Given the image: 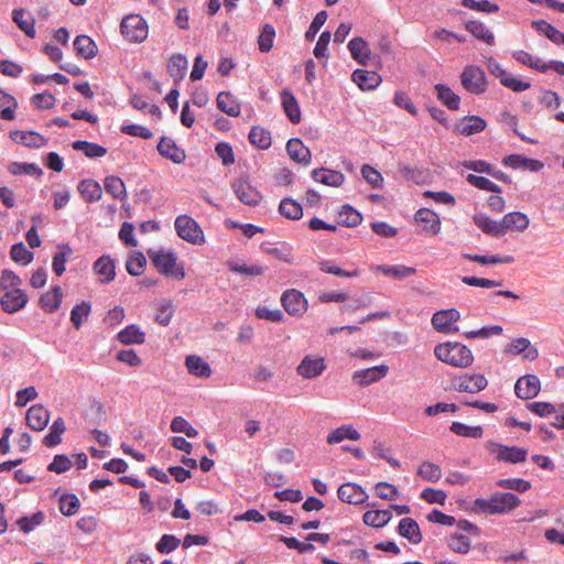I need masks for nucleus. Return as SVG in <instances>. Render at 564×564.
<instances>
[{
    "mask_svg": "<svg viewBox=\"0 0 564 564\" xmlns=\"http://www.w3.org/2000/svg\"><path fill=\"white\" fill-rule=\"evenodd\" d=\"M520 502V498L510 491L495 492L489 498L475 499L473 511L485 514H503L518 508Z\"/></svg>",
    "mask_w": 564,
    "mask_h": 564,
    "instance_id": "f257e3e1",
    "label": "nucleus"
},
{
    "mask_svg": "<svg viewBox=\"0 0 564 564\" xmlns=\"http://www.w3.org/2000/svg\"><path fill=\"white\" fill-rule=\"evenodd\" d=\"M435 357L449 366L467 368L474 362L471 350L458 341H446L435 346Z\"/></svg>",
    "mask_w": 564,
    "mask_h": 564,
    "instance_id": "f03ea898",
    "label": "nucleus"
},
{
    "mask_svg": "<svg viewBox=\"0 0 564 564\" xmlns=\"http://www.w3.org/2000/svg\"><path fill=\"white\" fill-rule=\"evenodd\" d=\"M148 256L158 272L165 276L183 280L186 275L183 263L177 262V257L172 250H148Z\"/></svg>",
    "mask_w": 564,
    "mask_h": 564,
    "instance_id": "7ed1b4c3",
    "label": "nucleus"
},
{
    "mask_svg": "<svg viewBox=\"0 0 564 564\" xmlns=\"http://www.w3.org/2000/svg\"><path fill=\"white\" fill-rule=\"evenodd\" d=\"M175 230L180 238L192 243L200 246L205 242L204 232L198 223L188 215H178L174 221Z\"/></svg>",
    "mask_w": 564,
    "mask_h": 564,
    "instance_id": "20e7f679",
    "label": "nucleus"
},
{
    "mask_svg": "<svg viewBox=\"0 0 564 564\" xmlns=\"http://www.w3.org/2000/svg\"><path fill=\"white\" fill-rule=\"evenodd\" d=\"M122 36L131 43L143 42L149 32L147 21L140 14L126 15L120 23Z\"/></svg>",
    "mask_w": 564,
    "mask_h": 564,
    "instance_id": "39448f33",
    "label": "nucleus"
},
{
    "mask_svg": "<svg viewBox=\"0 0 564 564\" xmlns=\"http://www.w3.org/2000/svg\"><path fill=\"white\" fill-rule=\"evenodd\" d=\"M463 87L470 94L480 95L487 90V78L481 67L467 65L460 74Z\"/></svg>",
    "mask_w": 564,
    "mask_h": 564,
    "instance_id": "423d86ee",
    "label": "nucleus"
},
{
    "mask_svg": "<svg viewBox=\"0 0 564 564\" xmlns=\"http://www.w3.org/2000/svg\"><path fill=\"white\" fill-rule=\"evenodd\" d=\"M487 448L490 453L496 454L499 462L509 464H519L527 460L528 449L519 446H508L494 441L487 442Z\"/></svg>",
    "mask_w": 564,
    "mask_h": 564,
    "instance_id": "0eeeda50",
    "label": "nucleus"
},
{
    "mask_svg": "<svg viewBox=\"0 0 564 564\" xmlns=\"http://www.w3.org/2000/svg\"><path fill=\"white\" fill-rule=\"evenodd\" d=\"M460 318V313L456 308H447L437 311L432 316V325L438 333L453 334L458 332V327L454 325Z\"/></svg>",
    "mask_w": 564,
    "mask_h": 564,
    "instance_id": "6e6552de",
    "label": "nucleus"
},
{
    "mask_svg": "<svg viewBox=\"0 0 564 564\" xmlns=\"http://www.w3.org/2000/svg\"><path fill=\"white\" fill-rule=\"evenodd\" d=\"M231 187L237 198L248 206L256 207L262 199L261 193L246 178L235 180Z\"/></svg>",
    "mask_w": 564,
    "mask_h": 564,
    "instance_id": "1a4fd4ad",
    "label": "nucleus"
},
{
    "mask_svg": "<svg viewBox=\"0 0 564 564\" xmlns=\"http://www.w3.org/2000/svg\"><path fill=\"white\" fill-rule=\"evenodd\" d=\"M281 303L285 312L293 316H302L307 311V300L302 292L294 289L282 293Z\"/></svg>",
    "mask_w": 564,
    "mask_h": 564,
    "instance_id": "9d476101",
    "label": "nucleus"
},
{
    "mask_svg": "<svg viewBox=\"0 0 564 564\" xmlns=\"http://www.w3.org/2000/svg\"><path fill=\"white\" fill-rule=\"evenodd\" d=\"M389 372V367L384 364L370 368L357 370L352 373L351 380L355 384L366 387L384 378Z\"/></svg>",
    "mask_w": 564,
    "mask_h": 564,
    "instance_id": "9b49d317",
    "label": "nucleus"
},
{
    "mask_svg": "<svg viewBox=\"0 0 564 564\" xmlns=\"http://www.w3.org/2000/svg\"><path fill=\"white\" fill-rule=\"evenodd\" d=\"M338 499L349 505H362L368 499L366 490L356 482L343 484L337 490Z\"/></svg>",
    "mask_w": 564,
    "mask_h": 564,
    "instance_id": "f8f14e48",
    "label": "nucleus"
},
{
    "mask_svg": "<svg viewBox=\"0 0 564 564\" xmlns=\"http://www.w3.org/2000/svg\"><path fill=\"white\" fill-rule=\"evenodd\" d=\"M326 369L325 359L323 357H314L306 355L296 368L297 375L305 379H314L323 373Z\"/></svg>",
    "mask_w": 564,
    "mask_h": 564,
    "instance_id": "ddd939ff",
    "label": "nucleus"
},
{
    "mask_svg": "<svg viewBox=\"0 0 564 564\" xmlns=\"http://www.w3.org/2000/svg\"><path fill=\"white\" fill-rule=\"evenodd\" d=\"M28 303V295L21 289L7 291L0 299V305L6 313L14 314Z\"/></svg>",
    "mask_w": 564,
    "mask_h": 564,
    "instance_id": "4468645a",
    "label": "nucleus"
},
{
    "mask_svg": "<svg viewBox=\"0 0 564 564\" xmlns=\"http://www.w3.org/2000/svg\"><path fill=\"white\" fill-rule=\"evenodd\" d=\"M505 166L513 170H523L530 172H539L544 167V163L536 159L527 158L521 154H509L502 159Z\"/></svg>",
    "mask_w": 564,
    "mask_h": 564,
    "instance_id": "2eb2a0df",
    "label": "nucleus"
},
{
    "mask_svg": "<svg viewBox=\"0 0 564 564\" xmlns=\"http://www.w3.org/2000/svg\"><path fill=\"white\" fill-rule=\"evenodd\" d=\"M514 392L522 400L536 397L540 392V379L535 375L520 377L514 384Z\"/></svg>",
    "mask_w": 564,
    "mask_h": 564,
    "instance_id": "dca6fc26",
    "label": "nucleus"
},
{
    "mask_svg": "<svg viewBox=\"0 0 564 564\" xmlns=\"http://www.w3.org/2000/svg\"><path fill=\"white\" fill-rule=\"evenodd\" d=\"M156 150L160 155L171 160L175 164H181L186 159L185 150L180 148L176 142L169 137H161Z\"/></svg>",
    "mask_w": 564,
    "mask_h": 564,
    "instance_id": "f3484780",
    "label": "nucleus"
},
{
    "mask_svg": "<svg viewBox=\"0 0 564 564\" xmlns=\"http://www.w3.org/2000/svg\"><path fill=\"white\" fill-rule=\"evenodd\" d=\"M487 384L486 377L480 373L464 376L454 380V387L459 392L477 393L484 390Z\"/></svg>",
    "mask_w": 564,
    "mask_h": 564,
    "instance_id": "a211bd4d",
    "label": "nucleus"
},
{
    "mask_svg": "<svg viewBox=\"0 0 564 564\" xmlns=\"http://www.w3.org/2000/svg\"><path fill=\"white\" fill-rule=\"evenodd\" d=\"M93 271L99 276L102 284H108L115 280L116 263L109 254H102L93 264Z\"/></svg>",
    "mask_w": 564,
    "mask_h": 564,
    "instance_id": "6ab92c4d",
    "label": "nucleus"
},
{
    "mask_svg": "<svg viewBox=\"0 0 564 564\" xmlns=\"http://www.w3.org/2000/svg\"><path fill=\"white\" fill-rule=\"evenodd\" d=\"M281 106L286 118L294 124L301 122V109L294 94L289 89L284 88L280 93Z\"/></svg>",
    "mask_w": 564,
    "mask_h": 564,
    "instance_id": "aec40b11",
    "label": "nucleus"
},
{
    "mask_svg": "<svg viewBox=\"0 0 564 564\" xmlns=\"http://www.w3.org/2000/svg\"><path fill=\"white\" fill-rule=\"evenodd\" d=\"M351 80L364 91L376 89L381 83V76L376 70L357 68L351 74Z\"/></svg>",
    "mask_w": 564,
    "mask_h": 564,
    "instance_id": "412c9836",
    "label": "nucleus"
},
{
    "mask_svg": "<svg viewBox=\"0 0 564 564\" xmlns=\"http://www.w3.org/2000/svg\"><path fill=\"white\" fill-rule=\"evenodd\" d=\"M50 422V412L42 404L32 405L26 412V424L34 431H43Z\"/></svg>",
    "mask_w": 564,
    "mask_h": 564,
    "instance_id": "4be33fe9",
    "label": "nucleus"
},
{
    "mask_svg": "<svg viewBox=\"0 0 564 564\" xmlns=\"http://www.w3.org/2000/svg\"><path fill=\"white\" fill-rule=\"evenodd\" d=\"M10 139L26 148L39 149L47 144V139L35 131L13 130L10 132Z\"/></svg>",
    "mask_w": 564,
    "mask_h": 564,
    "instance_id": "5701e85b",
    "label": "nucleus"
},
{
    "mask_svg": "<svg viewBox=\"0 0 564 564\" xmlns=\"http://www.w3.org/2000/svg\"><path fill=\"white\" fill-rule=\"evenodd\" d=\"M348 50L351 57L358 64L367 66L371 57V50L368 42L360 36L354 37L348 42Z\"/></svg>",
    "mask_w": 564,
    "mask_h": 564,
    "instance_id": "b1692460",
    "label": "nucleus"
},
{
    "mask_svg": "<svg viewBox=\"0 0 564 564\" xmlns=\"http://www.w3.org/2000/svg\"><path fill=\"white\" fill-rule=\"evenodd\" d=\"M311 176L315 182L333 187H339L345 181L341 172L326 167L314 169Z\"/></svg>",
    "mask_w": 564,
    "mask_h": 564,
    "instance_id": "393cba45",
    "label": "nucleus"
},
{
    "mask_svg": "<svg viewBox=\"0 0 564 564\" xmlns=\"http://www.w3.org/2000/svg\"><path fill=\"white\" fill-rule=\"evenodd\" d=\"M487 127V122L479 116H465L459 123L455 127V131L469 137L484 131Z\"/></svg>",
    "mask_w": 564,
    "mask_h": 564,
    "instance_id": "a878e982",
    "label": "nucleus"
},
{
    "mask_svg": "<svg viewBox=\"0 0 564 564\" xmlns=\"http://www.w3.org/2000/svg\"><path fill=\"white\" fill-rule=\"evenodd\" d=\"M12 20L28 37H35V19L30 12L22 8L14 9L12 11Z\"/></svg>",
    "mask_w": 564,
    "mask_h": 564,
    "instance_id": "bb28decb",
    "label": "nucleus"
},
{
    "mask_svg": "<svg viewBox=\"0 0 564 564\" xmlns=\"http://www.w3.org/2000/svg\"><path fill=\"white\" fill-rule=\"evenodd\" d=\"M286 152L289 156L297 163L304 165H308L311 163V151L299 138H292L288 141Z\"/></svg>",
    "mask_w": 564,
    "mask_h": 564,
    "instance_id": "cd10ccee",
    "label": "nucleus"
},
{
    "mask_svg": "<svg viewBox=\"0 0 564 564\" xmlns=\"http://www.w3.org/2000/svg\"><path fill=\"white\" fill-rule=\"evenodd\" d=\"M417 223L425 224L423 230L430 235H437L441 230V219L440 216L429 209V208H420L414 216Z\"/></svg>",
    "mask_w": 564,
    "mask_h": 564,
    "instance_id": "c85d7f7f",
    "label": "nucleus"
},
{
    "mask_svg": "<svg viewBox=\"0 0 564 564\" xmlns=\"http://www.w3.org/2000/svg\"><path fill=\"white\" fill-rule=\"evenodd\" d=\"M398 533L412 544H420L423 540L417 522L412 518H403L398 525Z\"/></svg>",
    "mask_w": 564,
    "mask_h": 564,
    "instance_id": "c756f323",
    "label": "nucleus"
},
{
    "mask_svg": "<svg viewBox=\"0 0 564 564\" xmlns=\"http://www.w3.org/2000/svg\"><path fill=\"white\" fill-rule=\"evenodd\" d=\"M63 300V291L59 285H53L51 290L40 297V306L46 313L56 312Z\"/></svg>",
    "mask_w": 564,
    "mask_h": 564,
    "instance_id": "7c9ffc66",
    "label": "nucleus"
},
{
    "mask_svg": "<svg viewBox=\"0 0 564 564\" xmlns=\"http://www.w3.org/2000/svg\"><path fill=\"white\" fill-rule=\"evenodd\" d=\"M474 224L481 229L482 232L492 236L500 237L503 235L501 221H497L488 217L486 214H475L473 217Z\"/></svg>",
    "mask_w": 564,
    "mask_h": 564,
    "instance_id": "2f4dec72",
    "label": "nucleus"
},
{
    "mask_svg": "<svg viewBox=\"0 0 564 564\" xmlns=\"http://www.w3.org/2000/svg\"><path fill=\"white\" fill-rule=\"evenodd\" d=\"M531 26L541 35L547 37L556 45H564V33L558 31L545 20H535L531 22Z\"/></svg>",
    "mask_w": 564,
    "mask_h": 564,
    "instance_id": "473e14b6",
    "label": "nucleus"
},
{
    "mask_svg": "<svg viewBox=\"0 0 564 564\" xmlns=\"http://www.w3.org/2000/svg\"><path fill=\"white\" fill-rule=\"evenodd\" d=\"M117 339L123 345H140L145 341V333L135 324H130L117 334Z\"/></svg>",
    "mask_w": 564,
    "mask_h": 564,
    "instance_id": "72a5a7b5",
    "label": "nucleus"
},
{
    "mask_svg": "<svg viewBox=\"0 0 564 564\" xmlns=\"http://www.w3.org/2000/svg\"><path fill=\"white\" fill-rule=\"evenodd\" d=\"M187 371L199 378H209L212 376V368L209 364L202 357L196 355H188L185 359Z\"/></svg>",
    "mask_w": 564,
    "mask_h": 564,
    "instance_id": "f704fd0d",
    "label": "nucleus"
},
{
    "mask_svg": "<svg viewBox=\"0 0 564 564\" xmlns=\"http://www.w3.org/2000/svg\"><path fill=\"white\" fill-rule=\"evenodd\" d=\"M464 25L465 29L476 39L485 42L488 45L495 44V35L484 22L478 20H468Z\"/></svg>",
    "mask_w": 564,
    "mask_h": 564,
    "instance_id": "c9c22d12",
    "label": "nucleus"
},
{
    "mask_svg": "<svg viewBox=\"0 0 564 564\" xmlns=\"http://www.w3.org/2000/svg\"><path fill=\"white\" fill-rule=\"evenodd\" d=\"M501 224L505 235L510 229H516L519 231L525 230L529 227L530 220L524 213L511 212L503 216Z\"/></svg>",
    "mask_w": 564,
    "mask_h": 564,
    "instance_id": "e433bc0d",
    "label": "nucleus"
},
{
    "mask_svg": "<svg viewBox=\"0 0 564 564\" xmlns=\"http://www.w3.org/2000/svg\"><path fill=\"white\" fill-rule=\"evenodd\" d=\"M76 53L85 59L94 58L98 53V47L88 35H77L73 42Z\"/></svg>",
    "mask_w": 564,
    "mask_h": 564,
    "instance_id": "4c0bfd02",
    "label": "nucleus"
},
{
    "mask_svg": "<svg viewBox=\"0 0 564 564\" xmlns=\"http://www.w3.org/2000/svg\"><path fill=\"white\" fill-rule=\"evenodd\" d=\"M77 189L85 202L94 203L101 198L102 189L97 181L86 178L79 182Z\"/></svg>",
    "mask_w": 564,
    "mask_h": 564,
    "instance_id": "58836bf2",
    "label": "nucleus"
},
{
    "mask_svg": "<svg viewBox=\"0 0 564 564\" xmlns=\"http://www.w3.org/2000/svg\"><path fill=\"white\" fill-rule=\"evenodd\" d=\"M227 265L230 272L246 276L262 275L267 270V268L260 263L248 264L236 260H229Z\"/></svg>",
    "mask_w": 564,
    "mask_h": 564,
    "instance_id": "ea45409f",
    "label": "nucleus"
},
{
    "mask_svg": "<svg viewBox=\"0 0 564 564\" xmlns=\"http://www.w3.org/2000/svg\"><path fill=\"white\" fill-rule=\"evenodd\" d=\"M187 58L183 54H173L167 63V72L174 82L180 83L186 74Z\"/></svg>",
    "mask_w": 564,
    "mask_h": 564,
    "instance_id": "a19ab883",
    "label": "nucleus"
},
{
    "mask_svg": "<svg viewBox=\"0 0 564 564\" xmlns=\"http://www.w3.org/2000/svg\"><path fill=\"white\" fill-rule=\"evenodd\" d=\"M434 89L437 94L438 100L446 106L449 110H458L460 105V97L455 94L445 84H436Z\"/></svg>",
    "mask_w": 564,
    "mask_h": 564,
    "instance_id": "79ce46f5",
    "label": "nucleus"
},
{
    "mask_svg": "<svg viewBox=\"0 0 564 564\" xmlns=\"http://www.w3.org/2000/svg\"><path fill=\"white\" fill-rule=\"evenodd\" d=\"M217 108L224 113L238 117L240 115V105L228 91H221L216 99Z\"/></svg>",
    "mask_w": 564,
    "mask_h": 564,
    "instance_id": "37998d69",
    "label": "nucleus"
},
{
    "mask_svg": "<svg viewBox=\"0 0 564 564\" xmlns=\"http://www.w3.org/2000/svg\"><path fill=\"white\" fill-rule=\"evenodd\" d=\"M392 518L390 510H368L362 516V521L366 525L372 528H382L389 523Z\"/></svg>",
    "mask_w": 564,
    "mask_h": 564,
    "instance_id": "c03bdc74",
    "label": "nucleus"
},
{
    "mask_svg": "<svg viewBox=\"0 0 564 564\" xmlns=\"http://www.w3.org/2000/svg\"><path fill=\"white\" fill-rule=\"evenodd\" d=\"M72 256L73 249L68 243L58 246V251L55 252L52 261V270L57 276H61L65 272V264Z\"/></svg>",
    "mask_w": 564,
    "mask_h": 564,
    "instance_id": "a18cd8bd",
    "label": "nucleus"
},
{
    "mask_svg": "<svg viewBox=\"0 0 564 564\" xmlns=\"http://www.w3.org/2000/svg\"><path fill=\"white\" fill-rule=\"evenodd\" d=\"M506 351L511 355L524 352V358L529 360H534L538 357V350L532 348L530 340L523 337L512 340Z\"/></svg>",
    "mask_w": 564,
    "mask_h": 564,
    "instance_id": "49530a36",
    "label": "nucleus"
},
{
    "mask_svg": "<svg viewBox=\"0 0 564 564\" xmlns=\"http://www.w3.org/2000/svg\"><path fill=\"white\" fill-rule=\"evenodd\" d=\"M360 437V433L352 425H341L328 434L327 443L337 444L345 440L358 441Z\"/></svg>",
    "mask_w": 564,
    "mask_h": 564,
    "instance_id": "de8ad7c7",
    "label": "nucleus"
},
{
    "mask_svg": "<svg viewBox=\"0 0 564 564\" xmlns=\"http://www.w3.org/2000/svg\"><path fill=\"white\" fill-rule=\"evenodd\" d=\"M377 272H381L386 276H392L397 280H403L416 273V269L405 265L380 264L376 267Z\"/></svg>",
    "mask_w": 564,
    "mask_h": 564,
    "instance_id": "09e8293b",
    "label": "nucleus"
},
{
    "mask_svg": "<svg viewBox=\"0 0 564 564\" xmlns=\"http://www.w3.org/2000/svg\"><path fill=\"white\" fill-rule=\"evenodd\" d=\"M17 108V99L12 95L0 89V118L2 120H13L15 118Z\"/></svg>",
    "mask_w": 564,
    "mask_h": 564,
    "instance_id": "8fccbe9b",
    "label": "nucleus"
},
{
    "mask_svg": "<svg viewBox=\"0 0 564 564\" xmlns=\"http://www.w3.org/2000/svg\"><path fill=\"white\" fill-rule=\"evenodd\" d=\"M279 212L288 219L299 220L303 216V208L295 199L285 197L280 202Z\"/></svg>",
    "mask_w": 564,
    "mask_h": 564,
    "instance_id": "3c124183",
    "label": "nucleus"
},
{
    "mask_svg": "<svg viewBox=\"0 0 564 564\" xmlns=\"http://www.w3.org/2000/svg\"><path fill=\"white\" fill-rule=\"evenodd\" d=\"M105 191L115 199L123 200L127 198L126 185L119 176L109 175L104 181Z\"/></svg>",
    "mask_w": 564,
    "mask_h": 564,
    "instance_id": "603ef678",
    "label": "nucleus"
},
{
    "mask_svg": "<svg viewBox=\"0 0 564 564\" xmlns=\"http://www.w3.org/2000/svg\"><path fill=\"white\" fill-rule=\"evenodd\" d=\"M72 147L76 151H83L90 159L101 158L107 153L105 147L86 140H76L72 143Z\"/></svg>",
    "mask_w": 564,
    "mask_h": 564,
    "instance_id": "864d4df0",
    "label": "nucleus"
},
{
    "mask_svg": "<svg viewBox=\"0 0 564 564\" xmlns=\"http://www.w3.org/2000/svg\"><path fill=\"white\" fill-rule=\"evenodd\" d=\"M248 139L252 145L261 150L269 149L272 143L271 133L259 126H253L251 128Z\"/></svg>",
    "mask_w": 564,
    "mask_h": 564,
    "instance_id": "5fc2aeb1",
    "label": "nucleus"
},
{
    "mask_svg": "<svg viewBox=\"0 0 564 564\" xmlns=\"http://www.w3.org/2000/svg\"><path fill=\"white\" fill-rule=\"evenodd\" d=\"M66 426L62 417H57L50 427L48 433L43 438V444L47 447H55L62 442V434Z\"/></svg>",
    "mask_w": 564,
    "mask_h": 564,
    "instance_id": "6e6d98bb",
    "label": "nucleus"
},
{
    "mask_svg": "<svg viewBox=\"0 0 564 564\" xmlns=\"http://www.w3.org/2000/svg\"><path fill=\"white\" fill-rule=\"evenodd\" d=\"M362 221V215L355 209L352 206L345 204L341 206V209L339 212V224L354 228L360 225Z\"/></svg>",
    "mask_w": 564,
    "mask_h": 564,
    "instance_id": "4d7b16f0",
    "label": "nucleus"
},
{
    "mask_svg": "<svg viewBox=\"0 0 564 564\" xmlns=\"http://www.w3.org/2000/svg\"><path fill=\"white\" fill-rule=\"evenodd\" d=\"M8 171L12 175H31L41 177L43 175L42 169L35 163H26V162H11L8 166Z\"/></svg>",
    "mask_w": 564,
    "mask_h": 564,
    "instance_id": "13d9d810",
    "label": "nucleus"
},
{
    "mask_svg": "<svg viewBox=\"0 0 564 564\" xmlns=\"http://www.w3.org/2000/svg\"><path fill=\"white\" fill-rule=\"evenodd\" d=\"M449 431L458 436L469 438H480L484 435V429L480 425L470 426L462 422H453Z\"/></svg>",
    "mask_w": 564,
    "mask_h": 564,
    "instance_id": "bf43d9fd",
    "label": "nucleus"
},
{
    "mask_svg": "<svg viewBox=\"0 0 564 564\" xmlns=\"http://www.w3.org/2000/svg\"><path fill=\"white\" fill-rule=\"evenodd\" d=\"M45 514L42 511H36L32 516H24L17 520V525L23 533H30L36 527L44 522Z\"/></svg>",
    "mask_w": 564,
    "mask_h": 564,
    "instance_id": "052dcab7",
    "label": "nucleus"
},
{
    "mask_svg": "<svg viewBox=\"0 0 564 564\" xmlns=\"http://www.w3.org/2000/svg\"><path fill=\"white\" fill-rule=\"evenodd\" d=\"M260 248L264 253L271 254L280 261L289 264L293 263L291 248L288 245L278 248L273 247L270 242H263Z\"/></svg>",
    "mask_w": 564,
    "mask_h": 564,
    "instance_id": "680f3d73",
    "label": "nucleus"
},
{
    "mask_svg": "<svg viewBox=\"0 0 564 564\" xmlns=\"http://www.w3.org/2000/svg\"><path fill=\"white\" fill-rule=\"evenodd\" d=\"M91 311L90 302L83 301L76 304L70 311V321L76 329H79L83 322L88 318Z\"/></svg>",
    "mask_w": 564,
    "mask_h": 564,
    "instance_id": "e2e57ef3",
    "label": "nucleus"
},
{
    "mask_svg": "<svg viewBox=\"0 0 564 564\" xmlns=\"http://www.w3.org/2000/svg\"><path fill=\"white\" fill-rule=\"evenodd\" d=\"M145 264H147V259H145L144 254L140 251H134L127 259L126 269L130 275L139 276L143 273Z\"/></svg>",
    "mask_w": 564,
    "mask_h": 564,
    "instance_id": "0e129e2a",
    "label": "nucleus"
},
{
    "mask_svg": "<svg viewBox=\"0 0 564 564\" xmlns=\"http://www.w3.org/2000/svg\"><path fill=\"white\" fill-rule=\"evenodd\" d=\"M417 475L430 482H437L442 478V469L431 462H423L417 468Z\"/></svg>",
    "mask_w": 564,
    "mask_h": 564,
    "instance_id": "69168bd1",
    "label": "nucleus"
},
{
    "mask_svg": "<svg viewBox=\"0 0 564 564\" xmlns=\"http://www.w3.org/2000/svg\"><path fill=\"white\" fill-rule=\"evenodd\" d=\"M80 507V501L75 494H63L59 499V510L66 516L70 517L77 513Z\"/></svg>",
    "mask_w": 564,
    "mask_h": 564,
    "instance_id": "338daca9",
    "label": "nucleus"
},
{
    "mask_svg": "<svg viewBox=\"0 0 564 564\" xmlns=\"http://www.w3.org/2000/svg\"><path fill=\"white\" fill-rule=\"evenodd\" d=\"M275 37V29L273 25L267 23L262 26L261 33L258 37V46L259 51L262 53H268L271 51L273 46V41Z\"/></svg>",
    "mask_w": 564,
    "mask_h": 564,
    "instance_id": "774afa93",
    "label": "nucleus"
}]
</instances>
